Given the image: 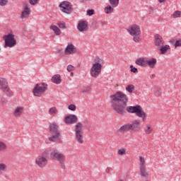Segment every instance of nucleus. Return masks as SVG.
Listing matches in <instances>:
<instances>
[{"mask_svg": "<svg viewBox=\"0 0 181 181\" xmlns=\"http://www.w3.org/2000/svg\"><path fill=\"white\" fill-rule=\"evenodd\" d=\"M136 64L142 67H146V59L145 58L138 59L136 60Z\"/></svg>", "mask_w": 181, "mask_h": 181, "instance_id": "nucleus-23", "label": "nucleus"}, {"mask_svg": "<svg viewBox=\"0 0 181 181\" xmlns=\"http://www.w3.org/2000/svg\"><path fill=\"white\" fill-rule=\"evenodd\" d=\"M173 18L176 19L177 18H181V11H175L173 14H172Z\"/></svg>", "mask_w": 181, "mask_h": 181, "instance_id": "nucleus-31", "label": "nucleus"}, {"mask_svg": "<svg viewBox=\"0 0 181 181\" xmlns=\"http://www.w3.org/2000/svg\"><path fill=\"white\" fill-rule=\"evenodd\" d=\"M175 47H181V39L177 40L174 45Z\"/></svg>", "mask_w": 181, "mask_h": 181, "instance_id": "nucleus-37", "label": "nucleus"}, {"mask_svg": "<svg viewBox=\"0 0 181 181\" xmlns=\"http://www.w3.org/2000/svg\"><path fill=\"white\" fill-rule=\"evenodd\" d=\"M30 16V8L28 6V4H25L23 6V11L21 13V19H28Z\"/></svg>", "mask_w": 181, "mask_h": 181, "instance_id": "nucleus-12", "label": "nucleus"}, {"mask_svg": "<svg viewBox=\"0 0 181 181\" xmlns=\"http://www.w3.org/2000/svg\"><path fill=\"white\" fill-rule=\"evenodd\" d=\"M110 103L114 112H117L119 115H125L126 110L130 114H136L143 121L146 119V113L144 112L142 107L139 105L126 107V105H128V96L125 93L117 91L116 93L110 95Z\"/></svg>", "mask_w": 181, "mask_h": 181, "instance_id": "nucleus-1", "label": "nucleus"}, {"mask_svg": "<svg viewBox=\"0 0 181 181\" xmlns=\"http://www.w3.org/2000/svg\"><path fill=\"white\" fill-rule=\"evenodd\" d=\"M110 170H111V168L107 167L105 170L106 173H110Z\"/></svg>", "mask_w": 181, "mask_h": 181, "instance_id": "nucleus-46", "label": "nucleus"}, {"mask_svg": "<svg viewBox=\"0 0 181 181\" xmlns=\"http://www.w3.org/2000/svg\"><path fill=\"white\" fill-rule=\"evenodd\" d=\"M144 131L147 135H149L150 134H152V131H153V129L149 126H146L144 129Z\"/></svg>", "mask_w": 181, "mask_h": 181, "instance_id": "nucleus-32", "label": "nucleus"}, {"mask_svg": "<svg viewBox=\"0 0 181 181\" xmlns=\"http://www.w3.org/2000/svg\"><path fill=\"white\" fill-rule=\"evenodd\" d=\"M57 26H59L60 29H67V25H66V23H57Z\"/></svg>", "mask_w": 181, "mask_h": 181, "instance_id": "nucleus-33", "label": "nucleus"}, {"mask_svg": "<svg viewBox=\"0 0 181 181\" xmlns=\"http://www.w3.org/2000/svg\"><path fill=\"white\" fill-rule=\"evenodd\" d=\"M78 30H79V32H86L88 30V22L86 21H80L78 23Z\"/></svg>", "mask_w": 181, "mask_h": 181, "instance_id": "nucleus-13", "label": "nucleus"}, {"mask_svg": "<svg viewBox=\"0 0 181 181\" xmlns=\"http://www.w3.org/2000/svg\"><path fill=\"white\" fill-rule=\"evenodd\" d=\"M46 90H47V84L45 83H37L33 90V93L35 97H40L42 94L46 93Z\"/></svg>", "mask_w": 181, "mask_h": 181, "instance_id": "nucleus-3", "label": "nucleus"}, {"mask_svg": "<svg viewBox=\"0 0 181 181\" xmlns=\"http://www.w3.org/2000/svg\"><path fill=\"white\" fill-rule=\"evenodd\" d=\"M103 65L101 64H93L91 69L90 74L94 78H97L101 74V69Z\"/></svg>", "mask_w": 181, "mask_h": 181, "instance_id": "nucleus-8", "label": "nucleus"}, {"mask_svg": "<svg viewBox=\"0 0 181 181\" xmlns=\"http://www.w3.org/2000/svg\"><path fill=\"white\" fill-rule=\"evenodd\" d=\"M125 153V148H121L118 151L119 155H124Z\"/></svg>", "mask_w": 181, "mask_h": 181, "instance_id": "nucleus-41", "label": "nucleus"}, {"mask_svg": "<svg viewBox=\"0 0 181 181\" xmlns=\"http://www.w3.org/2000/svg\"><path fill=\"white\" fill-rule=\"evenodd\" d=\"M71 75H73V72H71Z\"/></svg>", "mask_w": 181, "mask_h": 181, "instance_id": "nucleus-48", "label": "nucleus"}, {"mask_svg": "<svg viewBox=\"0 0 181 181\" xmlns=\"http://www.w3.org/2000/svg\"><path fill=\"white\" fill-rule=\"evenodd\" d=\"M90 88L88 87L85 88L84 89H83L82 92L83 93H88Z\"/></svg>", "mask_w": 181, "mask_h": 181, "instance_id": "nucleus-45", "label": "nucleus"}, {"mask_svg": "<svg viewBox=\"0 0 181 181\" xmlns=\"http://www.w3.org/2000/svg\"><path fill=\"white\" fill-rule=\"evenodd\" d=\"M75 137L78 144H84V139L83 138V124L78 122L75 126Z\"/></svg>", "mask_w": 181, "mask_h": 181, "instance_id": "nucleus-5", "label": "nucleus"}, {"mask_svg": "<svg viewBox=\"0 0 181 181\" xmlns=\"http://www.w3.org/2000/svg\"><path fill=\"white\" fill-rule=\"evenodd\" d=\"M65 54L67 56L70 54H73L74 53H76V47H74V45L69 43L66 46L65 50H64Z\"/></svg>", "mask_w": 181, "mask_h": 181, "instance_id": "nucleus-14", "label": "nucleus"}, {"mask_svg": "<svg viewBox=\"0 0 181 181\" xmlns=\"http://www.w3.org/2000/svg\"><path fill=\"white\" fill-rule=\"evenodd\" d=\"M50 30H53L54 35H57V36H60L62 35V31L59 28V27L56 25H51L49 26Z\"/></svg>", "mask_w": 181, "mask_h": 181, "instance_id": "nucleus-22", "label": "nucleus"}, {"mask_svg": "<svg viewBox=\"0 0 181 181\" xmlns=\"http://www.w3.org/2000/svg\"><path fill=\"white\" fill-rule=\"evenodd\" d=\"M109 3L112 8H117L119 4V0H109Z\"/></svg>", "mask_w": 181, "mask_h": 181, "instance_id": "nucleus-29", "label": "nucleus"}, {"mask_svg": "<svg viewBox=\"0 0 181 181\" xmlns=\"http://www.w3.org/2000/svg\"><path fill=\"white\" fill-rule=\"evenodd\" d=\"M126 91H127V93H130V94H132V93H134V91H135V86H134L132 84H129L126 87Z\"/></svg>", "mask_w": 181, "mask_h": 181, "instance_id": "nucleus-28", "label": "nucleus"}, {"mask_svg": "<svg viewBox=\"0 0 181 181\" xmlns=\"http://www.w3.org/2000/svg\"><path fill=\"white\" fill-rule=\"evenodd\" d=\"M166 1H168V0H158V2L160 4H163V2H166Z\"/></svg>", "mask_w": 181, "mask_h": 181, "instance_id": "nucleus-47", "label": "nucleus"}, {"mask_svg": "<svg viewBox=\"0 0 181 181\" xmlns=\"http://www.w3.org/2000/svg\"><path fill=\"white\" fill-rule=\"evenodd\" d=\"M6 169V165L4 163L0 164V171L5 170Z\"/></svg>", "mask_w": 181, "mask_h": 181, "instance_id": "nucleus-42", "label": "nucleus"}, {"mask_svg": "<svg viewBox=\"0 0 181 181\" xmlns=\"http://www.w3.org/2000/svg\"><path fill=\"white\" fill-rule=\"evenodd\" d=\"M35 163L39 168H45L47 165V158L42 156H39L35 159Z\"/></svg>", "mask_w": 181, "mask_h": 181, "instance_id": "nucleus-11", "label": "nucleus"}, {"mask_svg": "<svg viewBox=\"0 0 181 181\" xmlns=\"http://www.w3.org/2000/svg\"><path fill=\"white\" fill-rule=\"evenodd\" d=\"M69 110H70L71 111H76V110L77 109V107L75 106V105H70L69 107H68Z\"/></svg>", "mask_w": 181, "mask_h": 181, "instance_id": "nucleus-39", "label": "nucleus"}, {"mask_svg": "<svg viewBox=\"0 0 181 181\" xmlns=\"http://www.w3.org/2000/svg\"><path fill=\"white\" fill-rule=\"evenodd\" d=\"M23 112V107H18L15 110V111L13 112V115H14V117H21L22 115Z\"/></svg>", "mask_w": 181, "mask_h": 181, "instance_id": "nucleus-25", "label": "nucleus"}, {"mask_svg": "<svg viewBox=\"0 0 181 181\" xmlns=\"http://www.w3.org/2000/svg\"><path fill=\"white\" fill-rule=\"evenodd\" d=\"M6 149V144L3 141H0V151H5Z\"/></svg>", "mask_w": 181, "mask_h": 181, "instance_id": "nucleus-34", "label": "nucleus"}, {"mask_svg": "<svg viewBox=\"0 0 181 181\" xmlns=\"http://www.w3.org/2000/svg\"><path fill=\"white\" fill-rule=\"evenodd\" d=\"M52 83H54L55 84H60L62 83V78L60 77V75L56 74L52 78Z\"/></svg>", "mask_w": 181, "mask_h": 181, "instance_id": "nucleus-24", "label": "nucleus"}, {"mask_svg": "<svg viewBox=\"0 0 181 181\" xmlns=\"http://www.w3.org/2000/svg\"><path fill=\"white\" fill-rule=\"evenodd\" d=\"M157 60L155 58H152L150 60L146 59V67L148 66L150 69H155L156 66Z\"/></svg>", "mask_w": 181, "mask_h": 181, "instance_id": "nucleus-18", "label": "nucleus"}, {"mask_svg": "<svg viewBox=\"0 0 181 181\" xmlns=\"http://www.w3.org/2000/svg\"><path fill=\"white\" fill-rule=\"evenodd\" d=\"M37 2V0H30V5H35Z\"/></svg>", "mask_w": 181, "mask_h": 181, "instance_id": "nucleus-44", "label": "nucleus"}, {"mask_svg": "<svg viewBox=\"0 0 181 181\" xmlns=\"http://www.w3.org/2000/svg\"><path fill=\"white\" fill-rule=\"evenodd\" d=\"M95 62H96L95 64H101V63H103V59H101L100 58H96Z\"/></svg>", "mask_w": 181, "mask_h": 181, "instance_id": "nucleus-43", "label": "nucleus"}, {"mask_svg": "<svg viewBox=\"0 0 181 181\" xmlns=\"http://www.w3.org/2000/svg\"><path fill=\"white\" fill-rule=\"evenodd\" d=\"M0 89L2 90L8 97H12L13 92L8 86V81L4 78H0Z\"/></svg>", "mask_w": 181, "mask_h": 181, "instance_id": "nucleus-7", "label": "nucleus"}, {"mask_svg": "<svg viewBox=\"0 0 181 181\" xmlns=\"http://www.w3.org/2000/svg\"><path fill=\"white\" fill-rule=\"evenodd\" d=\"M132 131H139L141 129V123L138 120H134L132 124H129Z\"/></svg>", "mask_w": 181, "mask_h": 181, "instance_id": "nucleus-16", "label": "nucleus"}, {"mask_svg": "<svg viewBox=\"0 0 181 181\" xmlns=\"http://www.w3.org/2000/svg\"><path fill=\"white\" fill-rule=\"evenodd\" d=\"M139 161L140 176L146 179L149 177V172L146 170V161L142 156L139 157Z\"/></svg>", "mask_w": 181, "mask_h": 181, "instance_id": "nucleus-4", "label": "nucleus"}, {"mask_svg": "<svg viewBox=\"0 0 181 181\" xmlns=\"http://www.w3.org/2000/svg\"><path fill=\"white\" fill-rule=\"evenodd\" d=\"M59 8L64 13H71L73 11V5L69 1H63L59 4Z\"/></svg>", "mask_w": 181, "mask_h": 181, "instance_id": "nucleus-9", "label": "nucleus"}, {"mask_svg": "<svg viewBox=\"0 0 181 181\" xmlns=\"http://www.w3.org/2000/svg\"><path fill=\"white\" fill-rule=\"evenodd\" d=\"M87 15H88V16H91L94 15V10L93 9L88 10Z\"/></svg>", "mask_w": 181, "mask_h": 181, "instance_id": "nucleus-40", "label": "nucleus"}, {"mask_svg": "<svg viewBox=\"0 0 181 181\" xmlns=\"http://www.w3.org/2000/svg\"><path fill=\"white\" fill-rule=\"evenodd\" d=\"M131 130L129 127V124H124L117 131V134H126V132H128V131Z\"/></svg>", "mask_w": 181, "mask_h": 181, "instance_id": "nucleus-19", "label": "nucleus"}, {"mask_svg": "<svg viewBox=\"0 0 181 181\" xmlns=\"http://www.w3.org/2000/svg\"><path fill=\"white\" fill-rule=\"evenodd\" d=\"M60 132L55 133L54 135L49 137V141H50V142H57L58 141H60Z\"/></svg>", "mask_w": 181, "mask_h": 181, "instance_id": "nucleus-21", "label": "nucleus"}, {"mask_svg": "<svg viewBox=\"0 0 181 181\" xmlns=\"http://www.w3.org/2000/svg\"><path fill=\"white\" fill-rule=\"evenodd\" d=\"M66 70L67 71H74V70H76V69L74 68V66H73V65H68L66 67Z\"/></svg>", "mask_w": 181, "mask_h": 181, "instance_id": "nucleus-36", "label": "nucleus"}, {"mask_svg": "<svg viewBox=\"0 0 181 181\" xmlns=\"http://www.w3.org/2000/svg\"><path fill=\"white\" fill-rule=\"evenodd\" d=\"M127 32L131 35V36H133V40L136 43H138V42H141L142 39L141 38V28L139 25H133L128 28Z\"/></svg>", "mask_w": 181, "mask_h": 181, "instance_id": "nucleus-2", "label": "nucleus"}, {"mask_svg": "<svg viewBox=\"0 0 181 181\" xmlns=\"http://www.w3.org/2000/svg\"><path fill=\"white\" fill-rule=\"evenodd\" d=\"M114 8L115 7L108 5L105 8L104 12H105L107 14L112 13V12H114Z\"/></svg>", "mask_w": 181, "mask_h": 181, "instance_id": "nucleus-27", "label": "nucleus"}, {"mask_svg": "<svg viewBox=\"0 0 181 181\" xmlns=\"http://www.w3.org/2000/svg\"><path fill=\"white\" fill-rule=\"evenodd\" d=\"M5 42L4 47H15L16 45V39H15V35L8 34L3 37Z\"/></svg>", "mask_w": 181, "mask_h": 181, "instance_id": "nucleus-6", "label": "nucleus"}, {"mask_svg": "<svg viewBox=\"0 0 181 181\" xmlns=\"http://www.w3.org/2000/svg\"><path fill=\"white\" fill-rule=\"evenodd\" d=\"M77 121H78V118L74 115H71L65 118L66 124H75Z\"/></svg>", "mask_w": 181, "mask_h": 181, "instance_id": "nucleus-17", "label": "nucleus"}, {"mask_svg": "<svg viewBox=\"0 0 181 181\" xmlns=\"http://www.w3.org/2000/svg\"><path fill=\"white\" fill-rule=\"evenodd\" d=\"M170 46L169 45H163L160 47V51L161 52V54H165L168 52V50H170Z\"/></svg>", "mask_w": 181, "mask_h": 181, "instance_id": "nucleus-26", "label": "nucleus"}, {"mask_svg": "<svg viewBox=\"0 0 181 181\" xmlns=\"http://www.w3.org/2000/svg\"><path fill=\"white\" fill-rule=\"evenodd\" d=\"M165 42L163 41V38L159 35L156 34L155 36V46L157 47H160L164 45Z\"/></svg>", "mask_w": 181, "mask_h": 181, "instance_id": "nucleus-15", "label": "nucleus"}, {"mask_svg": "<svg viewBox=\"0 0 181 181\" xmlns=\"http://www.w3.org/2000/svg\"><path fill=\"white\" fill-rule=\"evenodd\" d=\"M51 158L52 159H54V160H57L58 162H64V160H66V156L64 154L60 153L57 151H54L51 153Z\"/></svg>", "mask_w": 181, "mask_h": 181, "instance_id": "nucleus-10", "label": "nucleus"}, {"mask_svg": "<svg viewBox=\"0 0 181 181\" xmlns=\"http://www.w3.org/2000/svg\"><path fill=\"white\" fill-rule=\"evenodd\" d=\"M130 69H130V71H131L132 73H137V72H138V69L134 67L133 65H131V66H130Z\"/></svg>", "mask_w": 181, "mask_h": 181, "instance_id": "nucleus-38", "label": "nucleus"}, {"mask_svg": "<svg viewBox=\"0 0 181 181\" xmlns=\"http://www.w3.org/2000/svg\"><path fill=\"white\" fill-rule=\"evenodd\" d=\"M49 129L51 134H57V132H60V130H59V126L54 122L50 124Z\"/></svg>", "mask_w": 181, "mask_h": 181, "instance_id": "nucleus-20", "label": "nucleus"}, {"mask_svg": "<svg viewBox=\"0 0 181 181\" xmlns=\"http://www.w3.org/2000/svg\"><path fill=\"white\" fill-rule=\"evenodd\" d=\"M49 114L50 115H56L57 114V109L55 107H52L49 110Z\"/></svg>", "mask_w": 181, "mask_h": 181, "instance_id": "nucleus-30", "label": "nucleus"}, {"mask_svg": "<svg viewBox=\"0 0 181 181\" xmlns=\"http://www.w3.org/2000/svg\"><path fill=\"white\" fill-rule=\"evenodd\" d=\"M8 5V0H0V6H6Z\"/></svg>", "mask_w": 181, "mask_h": 181, "instance_id": "nucleus-35", "label": "nucleus"}]
</instances>
